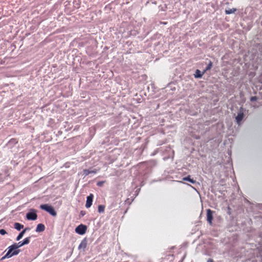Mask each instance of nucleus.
<instances>
[{
    "label": "nucleus",
    "instance_id": "obj_7",
    "mask_svg": "<svg viewBox=\"0 0 262 262\" xmlns=\"http://www.w3.org/2000/svg\"><path fill=\"white\" fill-rule=\"evenodd\" d=\"M213 211L210 209L207 210V221L208 222L211 224L213 220Z\"/></svg>",
    "mask_w": 262,
    "mask_h": 262
},
{
    "label": "nucleus",
    "instance_id": "obj_10",
    "mask_svg": "<svg viewBox=\"0 0 262 262\" xmlns=\"http://www.w3.org/2000/svg\"><path fill=\"white\" fill-rule=\"evenodd\" d=\"M244 118L243 113H239L236 116L235 119L237 124H239Z\"/></svg>",
    "mask_w": 262,
    "mask_h": 262
},
{
    "label": "nucleus",
    "instance_id": "obj_15",
    "mask_svg": "<svg viewBox=\"0 0 262 262\" xmlns=\"http://www.w3.org/2000/svg\"><path fill=\"white\" fill-rule=\"evenodd\" d=\"M14 228L18 231H20L24 228V226L19 223H15L14 225Z\"/></svg>",
    "mask_w": 262,
    "mask_h": 262
},
{
    "label": "nucleus",
    "instance_id": "obj_24",
    "mask_svg": "<svg viewBox=\"0 0 262 262\" xmlns=\"http://www.w3.org/2000/svg\"><path fill=\"white\" fill-rule=\"evenodd\" d=\"M207 262H213V260L212 259L209 258V259H208Z\"/></svg>",
    "mask_w": 262,
    "mask_h": 262
},
{
    "label": "nucleus",
    "instance_id": "obj_6",
    "mask_svg": "<svg viewBox=\"0 0 262 262\" xmlns=\"http://www.w3.org/2000/svg\"><path fill=\"white\" fill-rule=\"evenodd\" d=\"M93 199V195L92 194H90L89 196H87L85 204V207L86 208H89L92 206Z\"/></svg>",
    "mask_w": 262,
    "mask_h": 262
},
{
    "label": "nucleus",
    "instance_id": "obj_11",
    "mask_svg": "<svg viewBox=\"0 0 262 262\" xmlns=\"http://www.w3.org/2000/svg\"><path fill=\"white\" fill-rule=\"evenodd\" d=\"M29 229V228H26L24 230H23L22 231H21L19 234L17 235L16 238V240L17 241H19L23 236L24 234H25V233L26 232V231L28 230Z\"/></svg>",
    "mask_w": 262,
    "mask_h": 262
},
{
    "label": "nucleus",
    "instance_id": "obj_21",
    "mask_svg": "<svg viewBox=\"0 0 262 262\" xmlns=\"http://www.w3.org/2000/svg\"><path fill=\"white\" fill-rule=\"evenodd\" d=\"M257 100V97L255 96H253L250 98V101H254Z\"/></svg>",
    "mask_w": 262,
    "mask_h": 262
},
{
    "label": "nucleus",
    "instance_id": "obj_23",
    "mask_svg": "<svg viewBox=\"0 0 262 262\" xmlns=\"http://www.w3.org/2000/svg\"><path fill=\"white\" fill-rule=\"evenodd\" d=\"M7 256V253L3 256L1 258V260H4L5 259H6V258H11V257H6Z\"/></svg>",
    "mask_w": 262,
    "mask_h": 262
},
{
    "label": "nucleus",
    "instance_id": "obj_19",
    "mask_svg": "<svg viewBox=\"0 0 262 262\" xmlns=\"http://www.w3.org/2000/svg\"><path fill=\"white\" fill-rule=\"evenodd\" d=\"M7 233V232L5 230V229H0V234L1 235H5Z\"/></svg>",
    "mask_w": 262,
    "mask_h": 262
},
{
    "label": "nucleus",
    "instance_id": "obj_3",
    "mask_svg": "<svg viewBox=\"0 0 262 262\" xmlns=\"http://www.w3.org/2000/svg\"><path fill=\"white\" fill-rule=\"evenodd\" d=\"M37 215L36 211L35 209H32L31 211L29 212L26 214V218L28 220L35 221L37 219Z\"/></svg>",
    "mask_w": 262,
    "mask_h": 262
},
{
    "label": "nucleus",
    "instance_id": "obj_2",
    "mask_svg": "<svg viewBox=\"0 0 262 262\" xmlns=\"http://www.w3.org/2000/svg\"><path fill=\"white\" fill-rule=\"evenodd\" d=\"M40 208L50 213L53 216H55L57 215V213L54 209L53 207L50 205L42 204L40 206Z\"/></svg>",
    "mask_w": 262,
    "mask_h": 262
},
{
    "label": "nucleus",
    "instance_id": "obj_13",
    "mask_svg": "<svg viewBox=\"0 0 262 262\" xmlns=\"http://www.w3.org/2000/svg\"><path fill=\"white\" fill-rule=\"evenodd\" d=\"M97 170L96 169L91 170V169H84L83 172L85 176H88L90 173H96Z\"/></svg>",
    "mask_w": 262,
    "mask_h": 262
},
{
    "label": "nucleus",
    "instance_id": "obj_9",
    "mask_svg": "<svg viewBox=\"0 0 262 262\" xmlns=\"http://www.w3.org/2000/svg\"><path fill=\"white\" fill-rule=\"evenodd\" d=\"M45 230V226L42 224H39L37 225L35 229L36 232H43Z\"/></svg>",
    "mask_w": 262,
    "mask_h": 262
},
{
    "label": "nucleus",
    "instance_id": "obj_5",
    "mask_svg": "<svg viewBox=\"0 0 262 262\" xmlns=\"http://www.w3.org/2000/svg\"><path fill=\"white\" fill-rule=\"evenodd\" d=\"M30 237L25 238L23 241L19 242L17 243H15L16 247L18 249L19 248L23 246L24 245H27L30 243Z\"/></svg>",
    "mask_w": 262,
    "mask_h": 262
},
{
    "label": "nucleus",
    "instance_id": "obj_4",
    "mask_svg": "<svg viewBox=\"0 0 262 262\" xmlns=\"http://www.w3.org/2000/svg\"><path fill=\"white\" fill-rule=\"evenodd\" d=\"M86 229V226L80 224L76 228L75 232L79 235H83L85 233Z\"/></svg>",
    "mask_w": 262,
    "mask_h": 262
},
{
    "label": "nucleus",
    "instance_id": "obj_8",
    "mask_svg": "<svg viewBox=\"0 0 262 262\" xmlns=\"http://www.w3.org/2000/svg\"><path fill=\"white\" fill-rule=\"evenodd\" d=\"M87 245V240L86 238H84L82 241L81 242L80 244H79L78 246V249L80 250L81 249H82L84 250L86 247Z\"/></svg>",
    "mask_w": 262,
    "mask_h": 262
},
{
    "label": "nucleus",
    "instance_id": "obj_20",
    "mask_svg": "<svg viewBox=\"0 0 262 262\" xmlns=\"http://www.w3.org/2000/svg\"><path fill=\"white\" fill-rule=\"evenodd\" d=\"M104 181H99L97 183V185L99 187L102 186L103 184H104Z\"/></svg>",
    "mask_w": 262,
    "mask_h": 262
},
{
    "label": "nucleus",
    "instance_id": "obj_1",
    "mask_svg": "<svg viewBox=\"0 0 262 262\" xmlns=\"http://www.w3.org/2000/svg\"><path fill=\"white\" fill-rule=\"evenodd\" d=\"M7 250H8L7 252V256L6 257H11L16 256L18 255L19 252H20V250L18 249L17 247H16L15 245L13 244L12 245L9 246Z\"/></svg>",
    "mask_w": 262,
    "mask_h": 262
},
{
    "label": "nucleus",
    "instance_id": "obj_12",
    "mask_svg": "<svg viewBox=\"0 0 262 262\" xmlns=\"http://www.w3.org/2000/svg\"><path fill=\"white\" fill-rule=\"evenodd\" d=\"M205 72H204V71H203L202 73L199 70H196L195 71V74H194V76L195 78H201L202 77V76L203 75V74L205 73Z\"/></svg>",
    "mask_w": 262,
    "mask_h": 262
},
{
    "label": "nucleus",
    "instance_id": "obj_14",
    "mask_svg": "<svg viewBox=\"0 0 262 262\" xmlns=\"http://www.w3.org/2000/svg\"><path fill=\"white\" fill-rule=\"evenodd\" d=\"M184 181H188L192 184L196 183V181L193 179H191L190 176H188L187 177H184L183 178Z\"/></svg>",
    "mask_w": 262,
    "mask_h": 262
},
{
    "label": "nucleus",
    "instance_id": "obj_22",
    "mask_svg": "<svg viewBox=\"0 0 262 262\" xmlns=\"http://www.w3.org/2000/svg\"><path fill=\"white\" fill-rule=\"evenodd\" d=\"M85 214V211L83 210H81L80 212V215L81 216H83Z\"/></svg>",
    "mask_w": 262,
    "mask_h": 262
},
{
    "label": "nucleus",
    "instance_id": "obj_18",
    "mask_svg": "<svg viewBox=\"0 0 262 262\" xmlns=\"http://www.w3.org/2000/svg\"><path fill=\"white\" fill-rule=\"evenodd\" d=\"M212 66V63L211 61H209V64L207 65V66L206 67L205 70L204 71V72H206L207 71L211 69Z\"/></svg>",
    "mask_w": 262,
    "mask_h": 262
},
{
    "label": "nucleus",
    "instance_id": "obj_17",
    "mask_svg": "<svg viewBox=\"0 0 262 262\" xmlns=\"http://www.w3.org/2000/svg\"><path fill=\"white\" fill-rule=\"evenodd\" d=\"M236 11V9H235V8L229 9L228 10H225V13L226 14H230L234 13Z\"/></svg>",
    "mask_w": 262,
    "mask_h": 262
},
{
    "label": "nucleus",
    "instance_id": "obj_16",
    "mask_svg": "<svg viewBox=\"0 0 262 262\" xmlns=\"http://www.w3.org/2000/svg\"><path fill=\"white\" fill-rule=\"evenodd\" d=\"M105 206L100 205L98 207V211L99 213H103L104 212Z\"/></svg>",
    "mask_w": 262,
    "mask_h": 262
}]
</instances>
